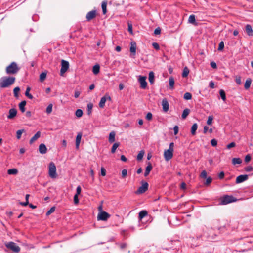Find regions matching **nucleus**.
Listing matches in <instances>:
<instances>
[{
	"instance_id": "1",
	"label": "nucleus",
	"mask_w": 253,
	"mask_h": 253,
	"mask_svg": "<svg viewBox=\"0 0 253 253\" xmlns=\"http://www.w3.org/2000/svg\"><path fill=\"white\" fill-rule=\"evenodd\" d=\"M16 78L13 76H4L0 79V87L3 88L10 86L15 82Z\"/></svg>"
},
{
	"instance_id": "2",
	"label": "nucleus",
	"mask_w": 253,
	"mask_h": 253,
	"mask_svg": "<svg viewBox=\"0 0 253 253\" xmlns=\"http://www.w3.org/2000/svg\"><path fill=\"white\" fill-rule=\"evenodd\" d=\"M20 70L17 64L15 62H12L6 68L5 71L8 75H14L17 74Z\"/></svg>"
},
{
	"instance_id": "3",
	"label": "nucleus",
	"mask_w": 253,
	"mask_h": 253,
	"mask_svg": "<svg viewBox=\"0 0 253 253\" xmlns=\"http://www.w3.org/2000/svg\"><path fill=\"white\" fill-rule=\"evenodd\" d=\"M219 205H224L228 204L237 201V199L232 195H226L221 197L219 199Z\"/></svg>"
},
{
	"instance_id": "4",
	"label": "nucleus",
	"mask_w": 253,
	"mask_h": 253,
	"mask_svg": "<svg viewBox=\"0 0 253 253\" xmlns=\"http://www.w3.org/2000/svg\"><path fill=\"white\" fill-rule=\"evenodd\" d=\"M49 176L52 178H55L57 177L56 168L55 164L51 162L48 166Z\"/></svg>"
},
{
	"instance_id": "5",
	"label": "nucleus",
	"mask_w": 253,
	"mask_h": 253,
	"mask_svg": "<svg viewBox=\"0 0 253 253\" xmlns=\"http://www.w3.org/2000/svg\"><path fill=\"white\" fill-rule=\"evenodd\" d=\"M5 246L14 253H18L20 251V248L15 243L13 242H10L5 244Z\"/></svg>"
},
{
	"instance_id": "6",
	"label": "nucleus",
	"mask_w": 253,
	"mask_h": 253,
	"mask_svg": "<svg viewBox=\"0 0 253 253\" xmlns=\"http://www.w3.org/2000/svg\"><path fill=\"white\" fill-rule=\"evenodd\" d=\"M171 245L172 246H169L168 248H163L164 250H173L175 252L178 251L180 247V242L179 240H174L171 241Z\"/></svg>"
},
{
	"instance_id": "7",
	"label": "nucleus",
	"mask_w": 253,
	"mask_h": 253,
	"mask_svg": "<svg viewBox=\"0 0 253 253\" xmlns=\"http://www.w3.org/2000/svg\"><path fill=\"white\" fill-rule=\"evenodd\" d=\"M142 185L138 188L135 192L136 194H140L145 193L148 189V183L147 182L142 181Z\"/></svg>"
},
{
	"instance_id": "8",
	"label": "nucleus",
	"mask_w": 253,
	"mask_h": 253,
	"mask_svg": "<svg viewBox=\"0 0 253 253\" xmlns=\"http://www.w3.org/2000/svg\"><path fill=\"white\" fill-rule=\"evenodd\" d=\"M69 67V62L64 60L61 61V68L60 69V75L63 76V74L67 71Z\"/></svg>"
},
{
	"instance_id": "9",
	"label": "nucleus",
	"mask_w": 253,
	"mask_h": 253,
	"mask_svg": "<svg viewBox=\"0 0 253 253\" xmlns=\"http://www.w3.org/2000/svg\"><path fill=\"white\" fill-rule=\"evenodd\" d=\"M110 215L106 211L99 212L97 215L98 220L106 221L109 217Z\"/></svg>"
},
{
	"instance_id": "10",
	"label": "nucleus",
	"mask_w": 253,
	"mask_h": 253,
	"mask_svg": "<svg viewBox=\"0 0 253 253\" xmlns=\"http://www.w3.org/2000/svg\"><path fill=\"white\" fill-rule=\"evenodd\" d=\"M107 100H111V98L108 94H105L104 96H103L99 102V106L100 108H104L105 106V103Z\"/></svg>"
},
{
	"instance_id": "11",
	"label": "nucleus",
	"mask_w": 253,
	"mask_h": 253,
	"mask_svg": "<svg viewBox=\"0 0 253 253\" xmlns=\"http://www.w3.org/2000/svg\"><path fill=\"white\" fill-rule=\"evenodd\" d=\"M146 77L140 76L139 78V82L140 84V87L142 89H145L147 86V83L146 81Z\"/></svg>"
},
{
	"instance_id": "12",
	"label": "nucleus",
	"mask_w": 253,
	"mask_h": 253,
	"mask_svg": "<svg viewBox=\"0 0 253 253\" xmlns=\"http://www.w3.org/2000/svg\"><path fill=\"white\" fill-rule=\"evenodd\" d=\"M96 16V11L95 10H91L88 12L86 15V19L87 21H90L94 18Z\"/></svg>"
},
{
	"instance_id": "13",
	"label": "nucleus",
	"mask_w": 253,
	"mask_h": 253,
	"mask_svg": "<svg viewBox=\"0 0 253 253\" xmlns=\"http://www.w3.org/2000/svg\"><path fill=\"white\" fill-rule=\"evenodd\" d=\"M173 152V151L170 150H168V149L165 150L164 153V156L165 160L169 161L172 158Z\"/></svg>"
},
{
	"instance_id": "14",
	"label": "nucleus",
	"mask_w": 253,
	"mask_h": 253,
	"mask_svg": "<svg viewBox=\"0 0 253 253\" xmlns=\"http://www.w3.org/2000/svg\"><path fill=\"white\" fill-rule=\"evenodd\" d=\"M248 175H240L238 176L236 179V183L239 184L242 183L248 179Z\"/></svg>"
},
{
	"instance_id": "15",
	"label": "nucleus",
	"mask_w": 253,
	"mask_h": 253,
	"mask_svg": "<svg viewBox=\"0 0 253 253\" xmlns=\"http://www.w3.org/2000/svg\"><path fill=\"white\" fill-rule=\"evenodd\" d=\"M17 111L15 108H11L9 110V114L7 116L8 119H13L17 114Z\"/></svg>"
},
{
	"instance_id": "16",
	"label": "nucleus",
	"mask_w": 253,
	"mask_h": 253,
	"mask_svg": "<svg viewBox=\"0 0 253 253\" xmlns=\"http://www.w3.org/2000/svg\"><path fill=\"white\" fill-rule=\"evenodd\" d=\"M162 105L163 106V109L164 111L167 112L169 109V104L166 98L163 99L162 102Z\"/></svg>"
},
{
	"instance_id": "17",
	"label": "nucleus",
	"mask_w": 253,
	"mask_h": 253,
	"mask_svg": "<svg viewBox=\"0 0 253 253\" xmlns=\"http://www.w3.org/2000/svg\"><path fill=\"white\" fill-rule=\"evenodd\" d=\"M152 168H153V167H152L151 162H148L147 163V166L146 168L145 171L144 172V176L145 177L147 176L149 174L150 171L152 169Z\"/></svg>"
},
{
	"instance_id": "18",
	"label": "nucleus",
	"mask_w": 253,
	"mask_h": 253,
	"mask_svg": "<svg viewBox=\"0 0 253 253\" xmlns=\"http://www.w3.org/2000/svg\"><path fill=\"white\" fill-rule=\"evenodd\" d=\"M131 46L130 47V51L131 54L134 56L136 53V43L135 42H131Z\"/></svg>"
},
{
	"instance_id": "19",
	"label": "nucleus",
	"mask_w": 253,
	"mask_h": 253,
	"mask_svg": "<svg viewBox=\"0 0 253 253\" xmlns=\"http://www.w3.org/2000/svg\"><path fill=\"white\" fill-rule=\"evenodd\" d=\"M39 152L42 154H45L47 152V148L43 143H42L39 145Z\"/></svg>"
},
{
	"instance_id": "20",
	"label": "nucleus",
	"mask_w": 253,
	"mask_h": 253,
	"mask_svg": "<svg viewBox=\"0 0 253 253\" xmlns=\"http://www.w3.org/2000/svg\"><path fill=\"white\" fill-rule=\"evenodd\" d=\"M82 136V132H79L78 133L76 139V149H78L79 147L80 143L81 142V138Z\"/></svg>"
},
{
	"instance_id": "21",
	"label": "nucleus",
	"mask_w": 253,
	"mask_h": 253,
	"mask_svg": "<svg viewBox=\"0 0 253 253\" xmlns=\"http://www.w3.org/2000/svg\"><path fill=\"white\" fill-rule=\"evenodd\" d=\"M41 136V132L40 131H38L33 137H32L30 140V144H32L35 141H36Z\"/></svg>"
},
{
	"instance_id": "22",
	"label": "nucleus",
	"mask_w": 253,
	"mask_h": 253,
	"mask_svg": "<svg viewBox=\"0 0 253 253\" xmlns=\"http://www.w3.org/2000/svg\"><path fill=\"white\" fill-rule=\"evenodd\" d=\"M188 22L192 24L195 26L197 25V23L196 22L195 16L194 15H190L189 17Z\"/></svg>"
},
{
	"instance_id": "23",
	"label": "nucleus",
	"mask_w": 253,
	"mask_h": 253,
	"mask_svg": "<svg viewBox=\"0 0 253 253\" xmlns=\"http://www.w3.org/2000/svg\"><path fill=\"white\" fill-rule=\"evenodd\" d=\"M245 30H246V33H247V34L249 35V36H252L253 35V30H252V26L249 25V24H247L246 27H245Z\"/></svg>"
},
{
	"instance_id": "24",
	"label": "nucleus",
	"mask_w": 253,
	"mask_h": 253,
	"mask_svg": "<svg viewBox=\"0 0 253 253\" xmlns=\"http://www.w3.org/2000/svg\"><path fill=\"white\" fill-rule=\"evenodd\" d=\"M26 104V101L24 100L21 101L19 104V107L20 111L23 113L25 111V106Z\"/></svg>"
},
{
	"instance_id": "25",
	"label": "nucleus",
	"mask_w": 253,
	"mask_h": 253,
	"mask_svg": "<svg viewBox=\"0 0 253 253\" xmlns=\"http://www.w3.org/2000/svg\"><path fill=\"white\" fill-rule=\"evenodd\" d=\"M154 73L153 71H151L149 73V81L150 83L152 84L154 82Z\"/></svg>"
},
{
	"instance_id": "26",
	"label": "nucleus",
	"mask_w": 253,
	"mask_h": 253,
	"mask_svg": "<svg viewBox=\"0 0 253 253\" xmlns=\"http://www.w3.org/2000/svg\"><path fill=\"white\" fill-rule=\"evenodd\" d=\"M251 83H252V79L251 78L247 79V80L246 81V82H245V84L244 85V87L246 90H247L250 88Z\"/></svg>"
},
{
	"instance_id": "27",
	"label": "nucleus",
	"mask_w": 253,
	"mask_h": 253,
	"mask_svg": "<svg viewBox=\"0 0 253 253\" xmlns=\"http://www.w3.org/2000/svg\"><path fill=\"white\" fill-rule=\"evenodd\" d=\"M115 133L114 131H112L110 133L109 137V142L110 143H113L115 141Z\"/></svg>"
},
{
	"instance_id": "28",
	"label": "nucleus",
	"mask_w": 253,
	"mask_h": 253,
	"mask_svg": "<svg viewBox=\"0 0 253 253\" xmlns=\"http://www.w3.org/2000/svg\"><path fill=\"white\" fill-rule=\"evenodd\" d=\"M107 2L106 1H103L101 4V7L102 9V12L103 14H105L107 12Z\"/></svg>"
},
{
	"instance_id": "29",
	"label": "nucleus",
	"mask_w": 253,
	"mask_h": 253,
	"mask_svg": "<svg viewBox=\"0 0 253 253\" xmlns=\"http://www.w3.org/2000/svg\"><path fill=\"white\" fill-rule=\"evenodd\" d=\"M148 214V212L145 210H142L139 213V218L140 220H141L145 216H146Z\"/></svg>"
},
{
	"instance_id": "30",
	"label": "nucleus",
	"mask_w": 253,
	"mask_h": 253,
	"mask_svg": "<svg viewBox=\"0 0 253 253\" xmlns=\"http://www.w3.org/2000/svg\"><path fill=\"white\" fill-rule=\"evenodd\" d=\"M189 73V70L187 67H185L183 69V72L182 73V77L183 78L187 77Z\"/></svg>"
},
{
	"instance_id": "31",
	"label": "nucleus",
	"mask_w": 253,
	"mask_h": 253,
	"mask_svg": "<svg viewBox=\"0 0 253 253\" xmlns=\"http://www.w3.org/2000/svg\"><path fill=\"white\" fill-rule=\"evenodd\" d=\"M99 70L100 66L99 65L96 64L93 66L92 72L95 75H97L99 72Z\"/></svg>"
},
{
	"instance_id": "32",
	"label": "nucleus",
	"mask_w": 253,
	"mask_h": 253,
	"mask_svg": "<svg viewBox=\"0 0 253 253\" xmlns=\"http://www.w3.org/2000/svg\"><path fill=\"white\" fill-rule=\"evenodd\" d=\"M242 162V160L239 158H234L232 160V162L233 165L240 164Z\"/></svg>"
},
{
	"instance_id": "33",
	"label": "nucleus",
	"mask_w": 253,
	"mask_h": 253,
	"mask_svg": "<svg viewBox=\"0 0 253 253\" xmlns=\"http://www.w3.org/2000/svg\"><path fill=\"white\" fill-rule=\"evenodd\" d=\"M190 111V110L188 108L184 109L182 114V118L183 119H185L187 117V116L189 115Z\"/></svg>"
},
{
	"instance_id": "34",
	"label": "nucleus",
	"mask_w": 253,
	"mask_h": 253,
	"mask_svg": "<svg viewBox=\"0 0 253 253\" xmlns=\"http://www.w3.org/2000/svg\"><path fill=\"white\" fill-rule=\"evenodd\" d=\"M7 173L9 175H15L18 173V170L16 169H9L7 170Z\"/></svg>"
},
{
	"instance_id": "35",
	"label": "nucleus",
	"mask_w": 253,
	"mask_h": 253,
	"mask_svg": "<svg viewBox=\"0 0 253 253\" xmlns=\"http://www.w3.org/2000/svg\"><path fill=\"white\" fill-rule=\"evenodd\" d=\"M174 80L173 77H170L169 78V85L170 89H173L174 87Z\"/></svg>"
},
{
	"instance_id": "36",
	"label": "nucleus",
	"mask_w": 253,
	"mask_h": 253,
	"mask_svg": "<svg viewBox=\"0 0 253 253\" xmlns=\"http://www.w3.org/2000/svg\"><path fill=\"white\" fill-rule=\"evenodd\" d=\"M87 114L89 115L91 114V113L92 112V109L93 108V104L91 103H89L87 104Z\"/></svg>"
},
{
	"instance_id": "37",
	"label": "nucleus",
	"mask_w": 253,
	"mask_h": 253,
	"mask_svg": "<svg viewBox=\"0 0 253 253\" xmlns=\"http://www.w3.org/2000/svg\"><path fill=\"white\" fill-rule=\"evenodd\" d=\"M46 75H47L46 72H42L40 75V81L41 82H43L44 81V80L46 78Z\"/></svg>"
},
{
	"instance_id": "38",
	"label": "nucleus",
	"mask_w": 253,
	"mask_h": 253,
	"mask_svg": "<svg viewBox=\"0 0 253 253\" xmlns=\"http://www.w3.org/2000/svg\"><path fill=\"white\" fill-rule=\"evenodd\" d=\"M20 88L17 86L14 88L13 89V93H14V96L16 98H18L19 97L18 93L20 91Z\"/></svg>"
},
{
	"instance_id": "39",
	"label": "nucleus",
	"mask_w": 253,
	"mask_h": 253,
	"mask_svg": "<svg viewBox=\"0 0 253 253\" xmlns=\"http://www.w3.org/2000/svg\"><path fill=\"white\" fill-rule=\"evenodd\" d=\"M30 87H27L26 88V92H25V95L29 99H32L33 98V96L31 94H30L29 93V91H30Z\"/></svg>"
},
{
	"instance_id": "40",
	"label": "nucleus",
	"mask_w": 253,
	"mask_h": 253,
	"mask_svg": "<svg viewBox=\"0 0 253 253\" xmlns=\"http://www.w3.org/2000/svg\"><path fill=\"white\" fill-rule=\"evenodd\" d=\"M25 132V130L23 129L18 130L16 132V137L18 139H20L21 137L22 134Z\"/></svg>"
},
{
	"instance_id": "41",
	"label": "nucleus",
	"mask_w": 253,
	"mask_h": 253,
	"mask_svg": "<svg viewBox=\"0 0 253 253\" xmlns=\"http://www.w3.org/2000/svg\"><path fill=\"white\" fill-rule=\"evenodd\" d=\"M144 154V151L143 150L140 151L137 156V160L140 161L142 159L143 155Z\"/></svg>"
},
{
	"instance_id": "42",
	"label": "nucleus",
	"mask_w": 253,
	"mask_h": 253,
	"mask_svg": "<svg viewBox=\"0 0 253 253\" xmlns=\"http://www.w3.org/2000/svg\"><path fill=\"white\" fill-rule=\"evenodd\" d=\"M219 94H220V95L221 98H222V99L224 101H225V100H226V94H225V91L221 89L219 91Z\"/></svg>"
},
{
	"instance_id": "43",
	"label": "nucleus",
	"mask_w": 253,
	"mask_h": 253,
	"mask_svg": "<svg viewBox=\"0 0 253 253\" xmlns=\"http://www.w3.org/2000/svg\"><path fill=\"white\" fill-rule=\"evenodd\" d=\"M83 111L81 109H78L76 111L75 115L78 118H80L83 115Z\"/></svg>"
},
{
	"instance_id": "44",
	"label": "nucleus",
	"mask_w": 253,
	"mask_h": 253,
	"mask_svg": "<svg viewBox=\"0 0 253 253\" xmlns=\"http://www.w3.org/2000/svg\"><path fill=\"white\" fill-rule=\"evenodd\" d=\"M184 99L185 100H190L192 98V94L189 92H186L183 96Z\"/></svg>"
},
{
	"instance_id": "45",
	"label": "nucleus",
	"mask_w": 253,
	"mask_h": 253,
	"mask_svg": "<svg viewBox=\"0 0 253 253\" xmlns=\"http://www.w3.org/2000/svg\"><path fill=\"white\" fill-rule=\"evenodd\" d=\"M119 143H115L111 149V153H114L116 151V149L119 147Z\"/></svg>"
},
{
	"instance_id": "46",
	"label": "nucleus",
	"mask_w": 253,
	"mask_h": 253,
	"mask_svg": "<svg viewBox=\"0 0 253 253\" xmlns=\"http://www.w3.org/2000/svg\"><path fill=\"white\" fill-rule=\"evenodd\" d=\"M55 211V207H52L50 208V209L46 212V215L47 216H48L50 214H51V213H52L53 212H54Z\"/></svg>"
},
{
	"instance_id": "47",
	"label": "nucleus",
	"mask_w": 253,
	"mask_h": 253,
	"mask_svg": "<svg viewBox=\"0 0 253 253\" xmlns=\"http://www.w3.org/2000/svg\"><path fill=\"white\" fill-rule=\"evenodd\" d=\"M224 47V42L223 41H221L219 44V46H218V50L219 51H221L223 49Z\"/></svg>"
},
{
	"instance_id": "48",
	"label": "nucleus",
	"mask_w": 253,
	"mask_h": 253,
	"mask_svg": "<svg viewBox=\"0 0 253 253\" xmlns=\"http://www.w3.org/2000/svg\"><path fill=\"white\" fill-rule=\"evenodd\" d=\"M212 178L211 177H209L207 178L206 182L204 183L205 185H209L212 182Z\"/></svg>"
},
{
	"instance_id": "49",
	"label": "nucleus",
	"mask_w": 253,
	"mask_h": 253,
	"mask_svg": "<svg viewBox=\"0 0 253 253\" xmlns=\"http://www.w3.org/2000/svg\"><path fill=\"white\" fill-rule=\"evenodd\" d=\"M52 105L51 104H49L46 108V111L47 113H50L52 111Z\"/></svg>"
},
{
	"instance_id": "50",
	"label": "nucleus",
	"mask_w": 253,
	"mask_h": 253,
	"mask_svg": "<svg viewBox=\"0 0 253 253\" xmlns=\"http://www.w3.org/2000/svg\"><path fill=\"white\" fill-rule=\"evenodd\" d=\"M213 120V117L212 116H209L208 117V120L207 121V123L208 125H211L212 123V121Z\"/></svg>"
},
{
	"instance_id": "51",
	"label": "nucleus",
	"mask_w": 253,
	"mask_h": 253,
	"mask_svg": "<svg viewBox=\"0 0 253 253\" xmlns=\"http://www.w3.org/2000/svg\"><path fill=\"white\" fill-rule=\"evenodd\" d=\"M235 82L238 85L241 84V78L240 76H236Z\"/></svg>"
},
{
	"instance_id": "52",
	"label": "nucleus",
	"mask_w": 253,
	"mask_h": 253,
	"mask_svg": "<svg viewBox=\"0 0 253 253\" xmlns=\"http://www.w3.org/2000/svg\"><path fill=\"white\" fill-rule=\"evenodd\" d=\"M236 146V143L234 142L230 143L226 146V148L228 149Z\"/></svg>"
},
{
	"instance_id": "53",
	"label": "nucleus",
	"mask_w": 253,
	"mask_h": 253,
	"mask_svg": "<svg viewBox=\"0 0 253 253\" xmlns=\"http://www.w3.org/2000/svg\"><path fill=\"white\" fill-rule=\"evenodd\" d=\"M74 202L75 204L77 205L79 203V200L78 199V195L75 194L74 196Z\"/></svg>"
},
{
	"instance_id": "54",
	"label": "nucleus",
	"mask_w": 253,
	"mask_h": 253,
	"mask_svg": "<svg viewBox=\"0 0 253 253\" xmlns=\"http://www.w3.org/2000/svg\"><path fill=\"white\" fill-rule=\"evenodd\" d=\"M152 46L156 50H158L160 49V46L157 42H153L152 43Z\"/></svg>"
},
{
	"instance_id": "55",
	"label": "nucleus",
	"mask_w": 253,
	"mask_h": 253,
	"mask_svg": "<svg viewBox=\"0 0 253 253\" xmlns=\"http://www.w3.org/2000/svg\"><path fill=\"white\" fill-rule=\"evenodd\" d=\"M251 160V157L249 154L247 155L245 158V162L247 163L249 162Z\"/></svg>"
},
{
	"instance_id": "56",
	"label": "nucleus",
	"mask_w": 253,
	"mask_h": 253,
	"mask_svg": "<svg viewBox=\"0 0 253 253\" xmlns=\"http://www.w3.org/2000/svg\"><path fill=\"white\" fill-rule=\"evenodd\" d=\"M207 173L206 171L205 170H204L202 171L200 174V177L202 178H206L207 177Z\"/></svg>"
},
{
	"instance_id": "57",
	"label": "nucleus",
	"mask_w": 253,
	"mask_h": 253,
	"mask_svg": "<svg viewBox=\"0 0 253 253\" xmlns=\"http://www.w3.org/2000/svg\"><path fill=\"white\" fill-rule=\"evenodd\" d=\"M127 171L126 169H123L122 171V177L125 178L127 175Z\"/></svg>"
},
{
	"instance_id": "58",
	"label": "nucleus",
	"mask_w": 253,
	"mask_h": 253,
	"mask_svg": "<svg viewBox=\"0 0 253 253\" xmlns=\"http://www.w3.org/2000/svg\"><path fill=\"white\" fill-rule=\"evenodd\" d=\"M211 143L212 146L215 147L217 144V141L215 139H213L211 140Z\"/></svg>"
},
{
	"instance_id": "59",
	"label": "nucleus",
	"mask_w": 253,
	"mask_h": 253,
	"mask_svg": "<svg viewBox=\"0 0 253 253\" xmlns=\"http://www.w3.org/2000/svg\"><path fill=\"white\" fill-rule=\"evenodd\" d=\"M155 35H159L161 33V28L160 27H157L155 29L154 32Z\"/></svg>"
},
{
	"instance_id": "60",
	"label": "nucleus",
	"mask_w": 253,
	"mask_h": 253,
	"mask_svg": "<svg viewBox=\"0 0 253 253\" xmlns=\"http://www.w3.org/2000/svg\"><path fill=\"white\" fill-rule=\"evenodd\" d=\"M152 118V114L150 112H148L146 116V119L148 120H150Z\"/></svg>"
},
{
	"instance_id": "61",
	"label": "nucleus",
	"mask_w": 253,
	"mask_h": 253,
	"mask_svg": "<svg viewBox=\"0 0 253 253\" xmlns=\"http://www.w3.org/2000/svg\"><path fill=\"white\" fill-rule=\"evenodd\" d=\"M245 170L247 172H250L253 170V168L252 166H248L245 168Z\"/></svg>"
},
{
	"instance_id": "62",
	"label": "nucleus",
	"mask_w": 253,
	"mask_h": 253,
	"mask_svg": "<svg viewBox=\"0 0 253 253\" xmlns=\"http://www.w3.org/2000/svg\"><path fill=\"white\" fill-rule=\"evenodd\" d=\"M101 174L103 176H104L106 175V169L103 167H102L101 168Z\"/></svg>"
},
{
	"instance_id": "63",
	"label": "nucleus",
	"mask_w": 253,
	"mask_h": 253,
	"mask_svg": "<svg viewBox=\"0 0 253 253\" xmlns=\"http://www.w3.org/2000/svg\"><path fill=\"white\" fill-rule=\"evenodd\" d=\"M81 187L80 186H78L77 187L76 194L79 195H80L81 194Z\"/></svg>"
},
{
	"instance_id": "64",
	"label": "nucleus",
	"mask_w": 253,
	"mask_h": 253,
	"mask_svg": "<svg viewBox=\"0 0 253 253\" xmlns=\"http://www.w3.org/2000/svg\"><path fill=\"white\" fill-rule=\"evenodd\" d=\"M224 177V173L223 171L220 172L218 174V177L220 179H222Z\"/></svg>"
}]
</instances>
